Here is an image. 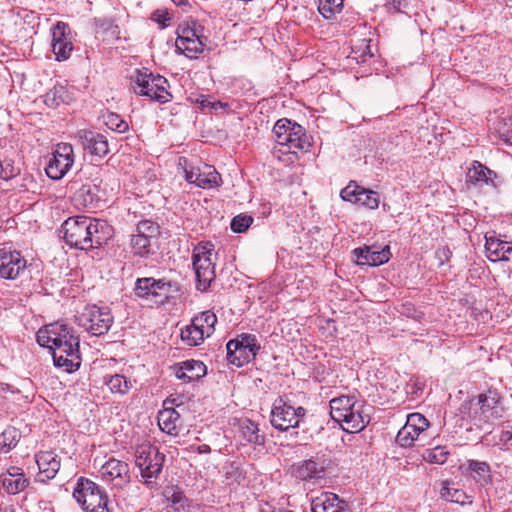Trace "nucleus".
<instances>
[{"label":"nucleus","instance_id":"1","mask_svg":"<svg viewBox=\"0 0 512 512\" xmlns=\"http://www.w3.org/2000/svg\"><path fill=\"white\" fill-rule=\"evenodd\" d=\"M36 339L41 347L52 350L56 367L66 372L76 371L81 364L79 337L66 324L55 322L39 329Z\"/></svg>","mask_w":512,"mask_h":512},{"label":"nucleus","instance_id":"2","mask_svg":"<svg viewBox=\"0 0 512 512\" xmlns=\"http://www.w3.org/2000/svg\"><path fill=\"white\" fill-rule=\"evenodd\" d=\"M60 232L71 248L90 250L106 244L113 235V228L104 220L79 215L66 219Z\"/></svg>","mask_w":512,"mask_h":512},{"label":"nucleus","instance_id":"3","mask_svg":"<svg viewBox=\"0 0 512 512\" xmlns=\"http://www.w3.org/2000/svg\"><path fill=\"white\" fill-rule=\"evenodd\" d=\"M361 407L354 396L342 395L330 401V415L343 430L360 432L369 423L368 415H363Z\"/></svg>","mask_w":512,"mask_h":512},{"label":"nucleus","instance_id":"4","mask_svg":"<svg viewBox=\"0 0 512 512\" xmlns=\"http://www.w3.org/2000/svg\"><path fill=\"white\" fill-rule=\"evenodd\" d=\"M273 133L281 153L306 152L311 146V138L306 134L305 129L287 118L279 119L275 123Z\"/></svg>","mask_w":512,"mask_h":512},{"label":"nucleus","instance_id":"5","mask_svg":"<svg viewBox=\"0 0 512 512\" xmlns=\"http://www.w3.org/2000/svg\"><path fill=\"white\" fill-rule=\"evenodd\" d=\"M73 497L85 512H112L105 489L88 478L77 480Z\"/></svg>","mask_w":512,"mask_h":512},{"label":"nucleus","instance_id":"6","mask_svg":"<svg viewBox=\"0 0 512 512\" xmlns=\"http://www.w3.org/2000/svg\"><path fill=\"white\" fill-rule=\"evenodd\" d=\"M132 83L133 90L138 95L147 96L159 103H167L172 99L167 79L161 75H154L146 68L135 71Z\"/></svg>","mask_w":512,"mask_h":512},{"label":"nucleus","instance_id":"7","mask_svg":"<svg viewBox=\"0 0 512 512\" xmlns=\"http://www.w3.org/2000/svg\"><path fill=\"white\" fill-rule=\"evenodd\" d=\"M333 467V461L325 454L317 453L308 459L293 463L290 468L292 477L303 482H316L323 479Z\"/></svg>","mask_w":512,"mask_h":512},{"label":"nucleus","instance_id":"8","mask_svg":"<svg viewBox=\"0 0 512 512\" xmlns=\"http://www.w3.org/2000/svg\"><path fill=\"white\" fill-rule=\"evenodd\" d=\"M165 455L160 453L158 448L150 443H142L135 450V463L140 469L141 477L149 484L160 475Z\"/></svg>","mask_w":512,"mask_h":512},{"label":"nucleus","instance_id":"9","mask_svg":"<svg viewBox=\"0 0 512 512\" xmlns=\"http://www.w3.org/2000/svg\"><path fill=\"white\" fill-rule=\"evenodd\" d=\"M306 415V409L292 406L286 397L279 396L272 405L270 414L271 425L279 431H287L299 426L300 420Z\"/></svg>","mask_w":512,"mask_h":512},{"label":"nucleus","instance_id":"10","mask_svg":"<svg viewBox=\"0 0 512 512\" xmlns=\"http://www.w3.org/2000/svg\"><path fill=\"white\" fill-rule=\"evenodd\" d=\"M76 322L93 336L106 334L112 323L113 316L109 308L87 305L76 317Z\"/></svg>","mask_w":512,"mask_h":512},{"label":"nucleus","instance_id":"11","mask_svg":"<svg viewBox=\"0 0 512 512\" xmlns=\"http://www.w3.org/2000/svg\"><path fill=\"white\" fill-rule=\"evenodd\" d=\"M173 291H178L177 283L152 277L138 278L134 287L137 297L156 304H163Z\"/></svg>","mask_w":512,"mask_h":512},{"label":"nucleus","instance_id":"12","mask_svg":"<svg viewBox=\"0 0 512 512\" xmlns=\"http://www.w3.org/2000/svg\"><path fill=\"white\" fill-rule=\"evenodd\" d=\"M226 349L229 363L242 367L255 359L260 350V344L255 335L241 334L237 339L230 340Z\"/></svg>","mask_w":512,"mask_h":512},{"label":"nucleus","instance_id":"13","mask_svg":"<svg viewBox=\"0 0 512 512\" xmlns=\"http://www.w3.org/2000/svg\"><path fill=\"white\" fill-rule=\"evenodd\" d=\"M212 244H205L194 249L192 260L197 279V289L205 291L215 279V266L212 262Z\"/></svg>","mask_w":512,"mask_h":512},{"label":"nucleus","instance_id":"14","mask_svg":"<svg viewBox=\"0 0 512 512\" xmlns=\"http://www.w3.org/2000/svg\"><path fill=\"white\" fill-rule=\"evenodd\" d=\"M74 161L73 146L69 143H58L55 145L51 157L46 164V175L52 180H60L72 168Z\"/></svg>","mask_w":512,"mask_h":512},{"label":"nucleus","instance_id":"15","mask_svg":"<svg viewBox=\"0 0 512 512\" xmlns=\"http://www.w3.org/2000/svg\"><path fill=\"white\" fill-rule=\"evenodd\" d=\"M499 400L500 397L495 391L489 390L487 393L480 394L477 399H472L469 402L461 404V412L466 410L474 411V417H476L478 410L480 411V417L484 421H488L490 418H496L499 416Z\"/></svg>","mask_w":512,"mask_h":512},{"label":"nucleus","instance_id":"16","mask_svg":"<svg viewBox=\"0 0 512 512\" xmlns=\"http://www.w3.org/2000/svg\"><path fill=\"white\" fill-rule=\"evenodd\" d=\"M429 421L420 413L407 416L405 425L398 431L396 442L401 447H410L429 428Z\"/></svg>","mask_w":512,"mask_h":512},{"label":"nucleus","instance_id":"17","mask_svg":"<svg viewBox=\"0 0 512 512\" xmlns=\"http://www.w3.org/2000/svg\"><path fill=\"white\" fill-rule=\"evenodd\" d=\"M27 261L17 250H0V276L15 280L26 272Z\"/></svg>","mask_w":512,"mask_h":512},{"label":"nucleus","instance_id":"18","mask_svg":"<svg viewBox=\"0 0 512 512\" xmlns=\"http://www.w3.org/2000/svg\"><path fill=\"white\" fill-rule=\"evenodd\" d=\"M344 201L362 205L369 209H377L380 203L379 194L376 191L359 186L355 181L349 184L340 192Z\"/></svg>","mask_w":512,"mask_h":512},{"label":"nucleus","instance_id":"19","mask_svg":"<svg viewBox=\"0 0 512 512\" xmlns=\"http://www.w3.org/2000/svg\"><path fill=\"white\" fill-rule=\"evenodd\" d=\"M185 179L187 182L202 189L217 188L222 183L221 175L215 167L207 164L201 167L185 169Z\"/></svg>","mask_w":512,"mask_h":512},{"label":"nucleus","instance_id":"20","mask_svg":"<svg viewBox=\"0 0 512 512\" xmlns=\"http://www.w3.org/2000/svg\"><path fill=\"white\" fill-rule=\"evenodd\" d=\"M75 138L82 145L83 149L92 156L103 158L110 151L108 139L102 133L88 129H80L76 132Z\"/></svg>","mask_w":512,"mask_h":512},{"label":"nucleus","instance_id":"21","mask_svg":"<svg viewBox=\"0 0 512 512\" xmlns=\"http://www.w3.org/2000/svg\"><path fill=\"white\" fill-rule=\"evenodd\" d=\"M175 46L177 51L193 59L203 52L205 45L195 29L185 27L178 33Z\"/></svg>","mask_w":512,"mask_h":512},{"label":"nucleus","instance_id":"22","mask_svg":"<svg viewBox=\"0 0 512 512\" xmlns=\"http://www.w3.org/2000/svg\"><path fill=\"white\" fill-rule=\"evenodd\" d=\"M70 28L64 22H58L52 29V51L58 61L67 60L73 50L69 37Z\"/></svg>","mask_w":512,"mask_h":512},{"label":"nucleus","instance_id":"23","mask_svg":"<svg viewBox=\"0 0 512 512\" xmlns=\"http://www.w3.org/2000/svg\"><path fill=\"white\" fill-rule=\"evenodd\" d=\"M177 379L183 383H189L204 377L207 373V368L202 361L199 360H186L176 363L170 367Z\"/></svg>","mask_w":512,"mask_h":512},{"label":"nucleus","instance_id":"24","mask_svg":"<svg viewBox=\"0 0 512 512\" xmlns=\"http://www.w3.org/2000/svg\"><path fill=\"white\" fill-rule=\"evenodd\" d=\"M353 255L357 259V264L368 265L372 267L387 263L391 258L390 247L386 245L381 250H375L374 247L364 246L355 248Z\"/></svg>","mask_w":512,"mask_h":512},{"label":"nucleus","instance_id":"25","mask_svg":"<svg viewBox=\"0 0 512 512\" xmlns=\"http://www.w3.org/2000/svg\"><path fill=\"white\" fill-rule=\"evenodd\" d=\"M73 199L77 206L93 210L102 207L103 195L99 186L86 183L75 192Z\"/></svg>","mask_w":512,"mask_h":512},{"label":"nucleus","instance_id":"26","mask_svg":"<svg viewBox=\"0 0 512 512\" xmlns=\"http://www.w3.org/2000/svg\"><path fill=\"white\" fill-rule=\"evenodd\" d=\"M41 481L53 479L60 469V458L52 451H41L35 455Z\"/></svg>","mask_w":512,"mask_h":512},{"label":"nucleus","instance_id":"27","mask_svg":"<svg viewBox=\"0 0 512 512\" xmlns=\"http://www.w3.org/2000/svg\"><path fill=\"white\" fill-rule=\"evenodd\" d=\"M496 177L497 174L493 170L477 160L472 162L466 175L467 182L474 186L490 185L495 187L494 179Z\"/></svg>","mask_w":512,"mask_h":512},{"label":"nucleus","instance_id":"28","mask_svg":"<svg viewBox=\"0 0 512 512\" xmlns=\"http://www.w3.org/2000/svg\"><path fill=\"white\" fill-rule=\"evenodd\" d=\"M345 502L338 495L331 492H323L312 499V512H343Z\"/></svg>","mask_w":512,"mask_h":512},{"label":"nucleus","instance_id":"29","mask_svg":"<svg viewBox=\"0 0 512 512\" xmlns=\"http://www.w3.org/2000/svg\"><path fill=\"white\" fill-rule=\"evenodd\" d=\"M159 428L173 436L179 434V428L181 425L180 413L173 407H164L163 410L159 411L158 416Z\"/></svg>","mask_w":512,"mask_h":512},{"label":"nucleus","instance_id":"30","mask_svg":"<svg viewBox=\"0 0 512 512\" xmlns=\"http://www.w3.org/2000/svg\"><path fill=\"white\" fill-rule=\"evenodd\" d=\"M238 431L242 441L256 446H263L265 444V434L261 433L258 424L250 419H240Z\"/></svg>","mask_w":512,"mask_h":512},{"label":"nucleus","instance_id":"31","mask_svg":"<svg viewBox=\"0 0 512 512\" xmlns=\"http://www.w3.org/2000/svg\"><path fill=\"white\" fill-rule=\"evenodd\" d=\"M466 470L469 476L481 487L492 484L491 468L487 462L473 459L467 460Z\"/></svg>","mask_w":512,"mask_h":512},{"label":"nucleus","instance_id":"32","mask_svg":"<svg viewBox=\"0 0 512 512\" xmlns=\"http://www.w3.org/2000/svg\"><path fill=\"white\" fill-rule=\"evenodd\" d=\"M102 476L109 481L120 479L129 480V465L121 460L110 458L101 467Z\"/></svg>","mask_w":512,"mask_h":512},{"label":"nucleus","instance_id":"33","mask_svg":"<svg viewBox=\"0 0 512 512\" xmlns=\"http://www.w3.org/2000/svg\"><path fill=\"white\" fill-rule=\"evenodd\" d=\"M485 249L490 261H508L512 252V245L506 241L486 237Z\"/></svg>","mask_w":512,"mask_h":512},{"label":"nucleus","instance_id":"34","mask_svg":"<svg viewBox=\"0 0 512 512\" xmlns=\"http://www.w3.org/2000/svg\"><path fill=\"white\" fill-rule=\"evenodd\" d=\"M72 97L66 87L55 85L43 96V102L50 108H57L61 104H68Z\"/></svg>","mask_w":512,"mask_h":512},{"label":"nucleus","instance_id":"35","mask_svg":"<svg viewBox=\"0 0 512 512\" xmlns=\"http://www.w3.org/2000/svg\"><path fill=\"white\" fill-rule=\"evenodd\" d=\"M104 384L109 388L113 394L125 395L133 387L130 379L124 375L114 374L104 377Z\"/></svg>","mask_w":512,"mask_h":512},{"label":"nucleus","instance_id":"36","mask_svg":"<svg viewBox=\"0 0 512 512\" xmlns=\"http://www.w3.org/2000/svg\"><path fill=\"white\" fill-rule=\"evenodd\" d=\"M167 502L174 508L175 511H184L189 506V501L185 494L176 486H168L163 492Z\"/></svg>","mask_w":512,"mask_h":512},{"label":"nucleus","instance_id":"37","mask_svg":"<svg viewBox=\"0 0 512 512\" xmlns=\"http://www.w3.org/2000/svg\"><path fill=\"white\" fill-rule=\"evenodd\" d=\"M103 124L110 130L125 133L129 129L128 123L117 113L106 111L102 114Z\"/></svg>","mask_w":512,"mask_h":512},{"label":"nucleus","instance_id":"38","mask_svg":"<svg viewBox=\"0 0 512 512\" xmlns=\"http://www.w3.org/2000/svg\"><path fill=\"white\" fill-rule=\"evenodd\" d=\"M130 246L134 255L146 257L150 254L151 239L136 233L131 236Z\"/></svg>","mask_w":512,"mask_h":512},{"label":"nucleus","instance_id":"39","mask_svg":"<svg viewBox=\"0 0 512 512\" xmlns=\"http://www.w3.org/2000/svg\"><path fill=\"white\" fill-rule=\"evenodd\" d=\"M2 485L8 494H17L26 488L28 485V480L23 474H10L9 477L3 479Z\"/></svg>","mask_w":512,"mask_h":512},{"label":"nucleus","instance_id":"40","mask_svg":"<svg viewBox=\"0 0 512 512\" xmlns=\"http://www.w3.org/2000/svg\"><path fill=\"white\" fill-rule=\"evenodd\" d=\"M196 324H199L204 334L209 337L215 331V324L217 323L216 315L210 311H203L194 316Z\"/></svg>","mask_w":512,"mask_h":512},{"label":"nucleus","instance_id":"41","mask_svg":"<svg viewBox=\"0 0 512 512\" xmlns=\"http://www.w3.org/2000/svg\"><path fill=\"white\" fill-rule=\"evenodd\" d=\"M20 438V433L14 427L6 428L0 434V453H7L14 448Z\"/></svg>","mask_w":512,"mask_h":512},{"label":"nucleus","instance_id":"42","mask_svg":"<svg viewBox=\"0 0 512 512\" xmlns=\"http://www.w3.org/2000/svg\"><path fill=\"white\" fill-rule=\"evenodd\" d=\"M343 9V0H318V11L325 19H332Z\"/></svg>","mask_w":512,"mask_h":512},{"label":"nucleus","instance_id":"43","mask_svg":"<svg viewBox=\"0 0 512 512\" xmlns=\"http://www.w3.org/2000/svg\"><path fill=\"white\" fill-rule=\"evenodd\" d=\"M449 456V451L444 446H436L423 452V459L432 464H444Z\"/></svg>","mask_w":512,"mask_h":512},{"label":"nucleus","instance_id":"44","mask_svg":"<svg viewBox=\"0 0 512 512\" xmlns=\"http://www.w3.org/2000/svg\"><path fill=\"white\" fill-rule=\"evenodd\" d=\"M181 338L189 346H198L205 340V338H207V336L204 334L203 330L199 332L190 325H187L181 330Z\"/></svg>","mask_w":512,"mask_h":512},{"label":"nucleus","instance_id":"45","mask_svg":"<svg viewBox=\"0 0 512 512\" xmlns=\"http://www.w3.org/2000/svg\"><path fill=\"white\" fill-rule=\"evenodd\" d=\"M254 219L250 215L239 214L232 218L230 227L235 233H244L253 223Z\"/></svg>","mask_w":512,"mask_h":512},{"label":"nucleus","instance_id":"46","mask_svg":"<svg viewBox=\"0 0 512 512\" xmlns=\"http://www.w3.org/2000/svg\"><path fill=\"white\" fill-rule=\"evenodd\" d=\"M137 234L147 236V238H154L159 233V227L151 220L140 221L136 228Z\"/></svg>","mask_w":512,"mask_h":512},{"label":"nucleus","instance_id":"47","mask_svg":"<svg viewBox=\"0 0 512 512\" xmlns=\"http://www.w3.org/2000/svg\"><path fill=\"white\" fill-rule=\"evenodd\" d=\"M95 26L100 29L102 32L109 34L111 36H116L118 34V26L115 24L114 20L108 17L104 18H96Z\"/></svg>","mask_w":512,"mask_h":512},{"label":"nucleus","instance_id":"48","mask_svg":"<svg viewBox=\"0 0 512 512\" xmlns=\"http://www.w3.org/2000/svg\"><path fill=\"white\" fill-rule=\"evenodd\" d=\"M151 19L158 23L161 28H165L168 26L167 22L171 20V14L167 9H157L152 13Z\"/></svg>","mask_w":512,"mask_h":512},{"label":"nucleus","instance_id":"49","mask_svg":"<svg viewBox=\"0 0 512 512\" xmlns=\"http://www.w3.org/2000/svg\"><path fill=\"white\" fill-rule=\"evenodd\" d=\"M1 171L0 176L4 180H9L18 174V171L6 161L0 162Z\"/></svg>","mask_w":512,"mask_h":512},{"label":"nucleus","instance_id":"50","mask_svg":"<svg viewBox=\"0 0 512 512\" xmlns=\"http://www.w3.org/2000/svg\"><path fill=\"white\" fill-rule=\"evenodd\" d=\"M498 444L502 446H512V433L509 428L503 429L498 436Z\"/></svg>","mask_w":512,"mask_h":512},{"label":"nucleus","instance_id":"51","mask_svg":"<svg viewBox=\"0 0 512 512\" xmlns=\"http://www.w3.org/2000/svg\"><path fill=\"white\" fill-rule=\"evenodd\" d=\"M451 255L452 252L447 246L441 247L436 251V257L439 260L440 265H443L445 262H447Z\"/></svg>","mask_w":512,"mask_h":512},{"label":"nucleus","instance_id":"52","mask_svg":"<svg viewBox=\"0 0 512 512\" xmlns=\"http://www.w3.org/2000/svg\"><path fill=\"white\" fill-rule=\"evenodd\" d=\"M202 107H211L213 109H217V107H222V103L220 101L218 102H211L207 97L202 96L201 100L198 101Z\"/></svg>","mask_w":512,"mask_h":512},{"label":"nucleus","instance_id":"53","mask_svg":"<svg viewBox=\"0 0 512 512\" xmlns=\"http://www.w3.org/2000/svg\"><path fill=\"white\" fill-rule=\"evenodd\" d=\"M168 403H171L172 405H175L176 407H180L181 405H183L182 400H180L179 397H173V395H171L170 397H168L165 400L164 405H166Z\"/></svg>","mask_w":512,"mask_h":512},{"label":"nucleus","instance_id":"54","mask_svg":"<svg viewBox=\"0 0 512 512\" xmlns=\"http://www.w3.org/2000/svg\"><path fill=\"white\" fill-rule=\"evenodd\" d=\"M504 136L506 137V141H508L512 144V121L509 124L506 132L504 133Z\"/></svg>","mask_w":512,"mask_h":512},{"label":"nucleus","instance_id":"55","mask_svg":"<svg viewBox=\"0 0 512 512\" xmlns=\"http://www.w3.org/2000/svg\"><path fill=\"white\" fill-rule=\"evenodd\" d=\"M8 391L13 392L12 386H10L9 384L0 382V395L3 393H6Z\"/></svg>","mask_w":512,"mask_h":512},{"label":"nucleus","instance_id":"56","mask_svg":"<svg viewBox=\"0 0 512 512\" xmlns=\"http://www.w3.org/2000/svg\"><path fill=\"white\" fill-rule=\"evenodd\" d=\"M0 512H16L13 505H1Z\"/></svg>","mask_w":512,"mask_h":512},{"label":"nucleus","instance_id":"57","mask_svg":"<svg viewBox=\"0 0 512 512\" xmlns=\"http://www.w3.org/2000/svg\"><path fill=\"white\" fill-rule=\"evenodd\" d=\"M197 450L199 453H209L211 451V448L209 445L203 444L200 445Z\"/></svg>","mask_w":512,"mask_h":512},{"label":"nucleus","instance_id":"58","mask_svg":"<svg viewBox=\"0 0 512 512\" xmlns=\"http://www.w3.org/2000/svg\"><path fill=\"white\" fill-rule=\"evenodd\" d=\"M464 495L462 492H459V491H455L454 495L451 497V501L452 502H457V503H460V496Z\"/></svg>","mask_w":512,"mask_h":512},{"label":"nucleus","instance_id":"59","mask_svg":"<svg viewBox=\"0 0 512 512\" xmlns=\"http://www.w3.org/2000/svg\"><path fill=\"white\" fill-rule=\"evenodd\" d=\"M192 328H195L197 331L201 332L202 331V328L200 327L199 324H196V320L194 319V317L192 318L191 320V323L189 324Z\"/></svg>","mask_w":512,"mask_h":512},{"label":"nucleus","instance_id":"60","mask_svg":"<svg viewBox=\"0 0 512 512\" xmlns=\"http://www.w3.org/2000/svg\"><path fill=\"white\" fill-rule=\"evenodd\" d=\"M175 5L177 6H182V5H186L188 3L187 0H171Z\"/></svg>","mask_w":512,"mask_h":512},{"label":"nucleus","instance_id":"61","mask_svg":"<svg viewBox=\"0 0 512 512\" xmlns=\"http://www.w3.org/2000/svg\"><path fill=\"white\" fill-rule=\"evenodd\" d=\"M365 56H366V54H364V53L361 55V57L363 58V59L361 60V62H365V61H366V60H365Z\"/></svg>","mask_w":512,"mask_h":512},{"label":"nucleus","instance_id":"62","mask_svg":"<svg viewBox=\"0 0 512 512\" xmlns=\"http://www.w3.org/2000/svg\"><path fill=\"white\" fill-rule=\"evenodd\" d=\"M368 55L369 57H373V54L370 51H368Z\"/></svg>","mask_w":512,"mask_h":512},{"label":"nucleus","instance_id":"63","mask_svg":"<svg viewBox=\"0 0 512 512\" xmlns=\"http://www.w3.org/2000/svg\"><path fill=\"white\" fill-rule=\"evenodd\" d=\"M279 512H293V511H291V510H286V511H279Z\"/></svg>","mask_w":512,"mask_h":512}]
</instances>
